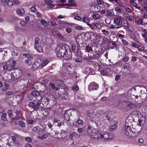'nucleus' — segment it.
<instances>
[{
  "label": "nucleus",
  "instance_id": "nucleus-1",
  "mask_svg": "<svg viewBox=\"0 0 147 147\" xmlns=\"http://www.w3.org/2000/svg\"><path fill=\"white\" fill-rule=\"evenodd\" d=\"M69 47L68 45L65 44H61L58 45L55 50L57 57L60 58H62L66 49H68Z\"/></svg>",
  "mask_w": 147,
  "mask_h": 147
},
{
  "label": "nucleus",
  "instance_id": "nucleus-2",
  "mask_svg": "<svg viewBox=\"0 0 147 147\" xmlns=\"http://www.w3.org/2000/svg\"><path fill=\"white\" fill-rule=\"evenodd\" d=\"M37 83H35L33 84L32 87L34 89H39L40 92H39L40 94H42L43 93H47L50 92L51 91L50 89H46V86L44 84L42 83H40V85L39 86L37 85Z\"/></svg>",
  "mask_w": 147,
  "mask_h": 147
},
{
  "label": "nucleus",
  "instance_id": "nucleus-3",
  "mask_svg": "<svg viewBox=\"0 0 147 147\" xmlns=\"http://www.w3.org/2000/svg\"><path fill=\"white\" fill-rule=\"evenodd\" d=\"M40 93L36 91H33L31 93L29 94L28 97L31 100H32L34 101H36V100H37L38 97L42 98L41 96L40 95Z\"/></svg>",
  "mask_w": 147,
  "mask_h": 147
},
{
  "label": "nucleus",
  "instance_id": "nucleus-4",
  "mask_svg": "<svg viewBox=\"0 0 147 147\" xmlns=\"http://www.w3.org/2000/svg\"><path fill=\"white\" fill-rule=\"evenodd\" d=\"M114 22L116 26H117L116 27V29L120 28L123 26V21L121 16H119L115 18Z\"/></svg>",
  "mask_w": 147,
  "mask_h": 147
},
{
  "label": "nucleus",
  "instance_id": "nucleus-5",
  "mask_svg": "<svg viewBox=\"0 0 147 147\" xmlns=\"http://www.w3.org/2000/svg\"><path fill=\"white\" fill-rule=\"evenodd\" d=\"M62 57L66 60H69L72 58V53L69 47L68 49H66V50L63 55Z\"/></svg>",
  "mask_w": 147,
  "mask_h": 147
},
{
  "label": "nucleus",
  "instance_id": "nucleus-6",
  "mask_svg": "<svg viewBox=\"0 0 147 147\" xmlns=\"http://www.w3.org/2000/svg\"><path fill=\"white\" fill-rule=\"evenodd\" d=\"M19 137V135L16 134H14L11 137L12 141H13L12 147H18L19 145V143L17 140Z\"/></svg>",
  "mask_w": 147,
  "mask_h": 147
},
{
  "label": "nucleus",
  "instance_id": "nucleus-7",
  "mask_svg": "<svg viewBox=\"0 0 147 147\" xmlns=\"http://www.w3.org/2000/svg\"><path fill=\"white\" fill-rule=\"evenodd\" d=\"M40 104L41 102L38 100L36 104L33 102H30L28 104V106L30 107H32L34 110L37 111L39 109Z\"/></svg>",
  "mask_w": 147,
  "mask_h": 147
},
{
  "label": "nucleus",
  "instance_id": "nucleus-8",
  "mask_svg": "<svg viewBox=\"0 0 147 147\" xmlns=\"http://www.w3.org/2000/svg\"><path fill=\"white\" fill-rule=\"evenodd\" d=\"M97 131V130L96 129H92L89 125L87 129V132L88 134L93 138L96 133Z\"/></svg>",
  "mask_w": 147,
  "mask_h": 147
},
{
  "label": "nucleus",
  "instance_id": "nucleus-9",
  "mask_svg": "<svg viewBox=\"0 0 147 147\" xmlns=\"http://www.w3.org/2000/svg\"><path fill=\"white\" fill-rule=\"evenodd\" d=\"M32 130L34 132L40 135L44 134L45 133L44 130L41 129L38 126H36L34 127L33 128Z\"/></svg>",
  "mask_w": 147,
  "mask_h": 147
},
{
  "label": "nucleus",
  "instance_id": "nucleus-10",
  "mask_svg": "<svg viewBox=\"0 0 147 147\" xmlns=\"http://www.w3.org/2000/svg\"><path fill=\"white\" fill-rule=\"evenodd\" d=\"M98 84L94 82L90 83L88 86L89 89L90 90H96L98 89Z\"/></svg>",
  "mask_w": 147,
  "mask_h": 147
},
{
  "label": "nucleus",
  "instance_id": "nucleus-11",
  "mask_svg": "<svg viewBox=\"0 0 147 147\" xmlns=\"http://www.w3.org/2000/svg\"><path fill=\"white\" fill-rule=\"evenodd\" d=\"M124 104L125 106L131 109H133L135 107L134 104L127 100H125L123 101Z\"/></svg>",
  "mask_w": 147,
  "mask_h": 147
},
{
  "label": "nucleus",
  "instance_id": "nucleus-12",
  "mask_svg": "<svg viewBox=\"0 0 147 147\" xmlns=\"http://www.w3.org/2000/svg\"><path fill=\"white\" fill-rule=\"evenodd\" d=\"M29 79L26 78L20 79V82L22 84V85L25 87H27L29 83Z\"/></svg>",
  "mask_w": 147,
  "mask_h": 147
},
{
  "label": "nucleus",
  "instance_id": "nucleus-13",
  "mask_svg": "<svg viewBox=\"0 0 147 147\" xmlns=\"http://www.w3.org/2000/svg\"><path fill=\"white\" fill-rule=\"evenodd\" d=\"M131 128L129 127H127L125 129V134L129 138L131 137Z\"/></svg>",
  "mask_w": 147,
  "mask_h": 147
},
{
  "label": "nucleus",
  "instance_id": "nucleus-14",
  "mask_svg": "<svg viewBox=\"0 0 147 147\" xmlns=\"http://www.w3.org/2000/svg\"><path fill=\"white\" fill-rule=\"evenodd\" d=\"M16 64V62L14 60H13L12 62L10 63L9 67V70L10 71L13 69H15V65Z\"/></svg>",
  "mask_w": 147,
  "mask_h": 147
},
{
  "label": "nucleus",
  "instance_id": "nucleus-15",
  "mask_svg": "<svg viewBox=\"0 0 147 147\" xmlns=\"http://www.w3.org/2000/svg\"><path fill=\"white\" fill-rule=\"evenodd\" d=\"M103 134H101L100 132L97 131L95 135L94 136V138L95 139L99 140V139L102 140Z\"/></svg>",
  "mask_w": 147,
  "mask_h": 147
},
{
  "label": "nucleus",
  "instance_id": "nucleus-16",
  "mask_svg": "<svg viewBox=\"0 0 147 147\" xmlns=\"http://www.w3.org/2000/svg\"><path fill=\"white\" fill-rule=\"evenodd\" d=\"M16 12L17 14L20 16H23L25 13L24 9L23 8H19L17 9Z\"/></svg>",
  "mask_w": 147,
  "mask_h": 147
},
{
  "label": "nucleus",
  "instance_id": "nucleus-17",
  "mask_svg": "<svg viewBox=\"0 0 147 147\" xmlns=\"http://www.w3.org/2000/svg\"><path fill=\"white\" fill-rule=\"evenodd\" d=\"M40 65V63L39 62L35 61L33 64L32 67V68L33 69H37Z\"/></svg>",
  "mask_w": 147,
  "mask_h": 147
},
{
  "label": "nucleus",
  "instance_id": "nucleus-18",
  "mask_svg": "<svg viewBox=\"0 0 147 147\" xmlns=\"http://www.w3.org/2000/svg\"><path fill=\"white\" fill-rule=\"evenodd\" d=\"M130 25L127 21H125V22L123 23V26L124 28L126 30H128L129 28Z\"/></svg>",
  "mask_w": 147,
  "mask_h": 147
},
{
  "label": "nucleus",
  "instance_id": "nucleus-19",
  "mask_svg": "<svg viewBox=\"0 0 147 147\" xmlns=\"http://www.w3.org/2000/svg\"><path fill=\"white\" fill-rule=\"evenodd\" d=\"M98 25V24L96 23H93L92 24H88V26L90 28L93 30L95 29V27L97 28Z\"/></svg>",
  "mask_w": 147,
  "mask_h": 147
},
{
  "label": "nucleus",
  "instance_id": "nucleus-20",
  "mask_svg": "<svg viewBox=\"0 0 147 147\" xmlns=\"http://www.w3.org/2000/svg\"><path fill=\"white\" fill-rule=\"evenodd\" d=\"M46 93L44 95V98L45 100L47 102H49L50 100V96L51 94H50Z\"/></svg>",
  "mask_w": 147,
  "mask_h": 147
},
{
  "label": "nucleus",
  "instance_id": "nucleus-21",
  "mask_svg": "<svg viewBox=\"0 0 147 147\" xmlns=\"http://www.w3.org/2000/svg\"><path fill=\"white\" fill-rule=\"evenodd\" d=\"M32 59H27L25 60V63L29 66H31L33 63Z\"/></svg>",
  "mask_w": 147,
  "mask_h": 147
},
{
  "label": "nucleus",
  "instance_id": "nucleus-22",
  "mask_svg": "<svg viewBox=\"0 0 147 147\" xmlns=\"http://www.w3.org/2000/svg\"><path fill=\"white\" fill-rule=\"evenodd\" d=\"M109 133L107 132H105L103 133V134L102 140H105L109 139Z\"/></svg>",
  "mask_w": 147,
  "mask_h": 147
},
{
  "label": "nucleus",
  "instance_id": "nucleus-23",
  "mask_svg": "<svg viewBox=\"0 0 147 147\" xmlns=\"http://www.w3.org/2000/svg\"><path fill=\"white\" fill-rule=\"evenodd\" d=\"M39 39L38 37L36 38L35 40L34 48H36L40 46V44L39 42Z\"/></svg>",
  "mask_w": 147,
  "mask_h": 147
},
{
  "label": "nucleus",
  "instance_id": "nucleus-24",
  "mask_svg": "<svg viewBox=\"0 0 147 147\" xmlns=\"http://www.w3.org/2000/svg\"><path fill=\"white\" fill-rule=\"evenodd\" d=\"M4 87L2 88V90L3 91L5 92L9 88V86L8 84L6 82H4Z\"/></svg>",
  "mask_w": 147,
  "mask_h": 147
},
{
  "label": "nucleus",
  "instance_id": "nucleus-25",
  "mask_svg": "<svg viewBox=\"0 0 147 147\" xmlns=\"http://www.w3.org/2000/svg\"><path fill=\"white\" fill-rule=\"evenodd\" d=\"M23 55L24 57H26L28 59H33V57L31 55L28 53H23Z\"/></svg>",
  "mask_w": 147,
  "mask_h": 147
},
{
  "label": "nucleus",
  "instance_id": "nucleus-26",
  "mask_svg": "<svg viewBox=\"0 0 147 147\" xmlns=\"http://www.w3.org/2000/svg\"><path fill=\"white\" fill-rule=\"evenodd\" d=\"M48 136V135L45 134L43 135L42 136H38V138L39 139H40L41 140H42L46 138H47Z\"/></svg>",
  "mask_w": 147,
  "mask_h": 147
},
{
  "label": "nucleus",
  "instance_id": "nucleus-27",
  "mask_svg": "<svg viewBox=\"0 0 147 147\" xmlns=\"http://www.w3.org/2000/svg\"><path fill=\"white\" fill-rule=\"evenodd\" d=\"M18 124L21 127H24L25 126V124L23 121H19L18 122Z\"/></svg>",
  "mask_w": 147,
  "mask_h": 147
},
{
  "label": "nucleus",
  "instance_id": "nucleus-28",
  "mask_svg": "<svg viewBox=\"0 0 147 147\" xmlns=\"http://www.w3.org/2000/svg\"><path fill=\"white\" fill-rule=\"evenodd\" d=\"M49 61L48 60H43V61L41 63V66L42 67H44L46 66L49 63Z\"/></svg>",
  "mask_w": 147,
  "mask_h": 147
},
{
  "label": "nucleus",
  "instance_id": "nucleus-29",
  "mask_svg": "<svg viewBox=\"0 0 147 147\" xmlns=\"http://www.w3.org/2000/svg\"><path fill=\"white\" fill-rule=\"evenodd\" d=\"M125 68L127 69L129 71L131 69V66L130 64L128 63H125L124 67V68L125 69Z\"/></svg>",
  "mask_w": 147,
  "mask_h": 147
},
{
  "label": "nucleus",
  "instance_id": "nucleus-30",
  "mask_svg": "<svg viewBox=\"0 0 147 147\" xmlns=\"http://www.w3.org/2000/svg\"><path fill=\"white\" fill-rule=\"evenodd\" d=\"M116 126L117 125L116 124H114V125L111 126L109 128V130L111 131H113L115 129Z\"/></svg>",
  "mask_w": 147,
  "mask_h": 147
},
{
  "label": "nucleus",
  "instance_id": "nucleus-31",
  "mask_svg": "<svg viewBox=\"0 0 147 147\" xmlns=\"http://www.w3.org/2000/svg\"><path fill=\"white\" fill-rule=\"evenodd\" d=\"M93 18L95 20H98L100 19V16L98 14H94L92 15Z\"/></svg>",
  "mask_w": 147,
  "mask_h": 147
},
{
  "label": "nucleus",
  "instance_id": "nucleus-32",
  "mask_svg": "<svg viewBox=\"0 0 147 147\" xmlns=\"http://www.w3.org/2000/svg\"><path fill=\"white\" fill-rule=\"evenodd\" d=\"M6 3L9 6H11L13 5V2L12 0H6Z\"/></svg>",
  "mask_w": 147,
  "mask_h": 147
},
{
  "label": "nucleus",
  "instance_id": "nucleus-33",
  "mask_svg": "<svg viewBox=\"0 0 147 147\" xmlns=\"http://www.w3.org/2000/svg\"><path fill=\"white\" fill-rule=\"evenodd\" d=\"M9 65L7 64H5L3 67V69L4 70H8V71H9Z\"/></svg>",
  "mask_w": 147,
  "mask_h": 147
},
{
  "label": "nucleus",
  "instance_id": "nucleus-34",
  "mask_svg": "<svg viewBox=\"0 0 147 147\" xmlns=\"http://www.w3.org/2000/svg\"><path fill=\"white\" fill-rule=\"evenodd\" d=\"M81 38V36L79 35H76L75 37V40L77 43L79 44V43L80 42V40Z\"/></svg>",
  "mask_w": 147,
  "mask_h": 147
},
{
  "label": "nucleus",
  "instance_id": "nucleus-35",
  "mask_svg": "<svg viewBox=\"0 0 147 147\" xmlns=\"http://www.w3.org/2000/svg\"><path fill=\"white\" fill-rule=\"evenodd\" d=\"M58 37L62 40L65 41L66 40V38L62 36L60 33H59L57 35Z\"/></svg>",
  "mask_w": 147,
  "mask_h": 147
},
{
  "label": "nucleus",
  "instance_id": "nucleus-36",
  "mask_svg": "<svg viewBox=\"0 0 147 147\" xmlns=\"http://www.w3.org/2000/svg\"><path fill=\"white\" fill-rule=\"evenodd\" d=\"M89 19L86 17H84L82 20V21L84 23H86L88 25V24H89Z\"/></svg>",
  "mask_w": 147,
  "mask_h": 147
},
{
  "label": "nucleus",
  "instance_id": "nucleus-37",
  "mask_svg": "<svg viewBox=\"0 0 147 147\" xmlns=\"http://www.w3.org/2000/svg\"><path fill=\"white\" fill-rule=\"evenodd\" d=\"M6 113H4L2 114L1 115V118L2 120L4 121L6 120Z\"/></svg>",
  "mask_w": 147,
  "mask_h": 147
},
{
  "label": "nucleus",
  "instance_id": "nucleus-38",
  "mask_svg": "<svg viewBox=\"0 0 147 147\" xmlns=\"http://www.w3.org/2000/svg\"><path fill=\"white\" fill-rule=\"evenodd\" d=\"M113 12L112 10H108L107 11V16H111L113 15Z\"/></svg>",
  "mask_w": 147,
  "mask_h": 147
},
{
  "label": "nucleus",
  "instance_id": "nucleus-39",
  "mask_svg": "<svg viewBox=\"0 0 147 147\" xmlns=\"http://www.w3.org/2000/svg\"><path fill=\"white\" fill-rule=\"evenodd\" d=\"M63 82L62 80H58L56 81V84L58 86H60L63 84Z\"/></svg>",
  "mask_w": 147,
  "mask_h": 147
},
{
  "label": "nucleus",
  "instance_id": "nucleus-40",
  "mask_svg": "<svg viewBox=\"0 0 147 147\" xmlns=\"http://www.w3.org/2000/svg\"><path fill=\"white\" fill-rule=\"evenodd\" d=\"M78 124L80 125H82L84 124V122L82 120L79 119L77 121Z\"/></svg>",
  "mask_w": 147,
  "mask_h": 147
},
{
  "label": "nucleus",
  "instance_id": "nucleus-41",
  "mask_svg": "<svg viewBox=\"0 0 147 147\" xmlns=\"http://www.w3.org/2000/svg\"><path fill=\"white\" fill-rule=\"evenodd\" d=\"M40 22L41 24L44 26H47V22L45 20L41 19L40 20Z\"/></svg>",
  "mask_w": 147,
  "mask_h": 147
},
{
  "label": "nucleus",
  "instance_id": "nucleus-42",
  "mask_svg": "<svg viewBox=\"0 0 147 147\" xmlns=\"http://www.w3.org/2000/svg\"><path fill=\"white\" fill-rule=\"evenodd\" d=\"M35 49L39 52H41L43 51L42 47L40 46H39V47L36 48H35Z\"/></svg>",
  "mask_w": 147,
  "mask_h": 147
},
{
  "label": "nucleus",
  "instance_id": "nucleus-43",
  "mask_svg": "<svg viewBox=\"0 0 147 147\" xmlns=\"http://www.w3.org/2000/svg\"><path fill=\"white\" fill-rule=\"evenodd\" d=\"M108 136H109V139H110L111 140L115 138V136L111 133L109 134Z\"/></svg>",
  "mask_w": 147,
  "mask_h": 147
},
{
  "label": "nucleus",
  "instance_id": "nucleus-44",
  "mask_svg": "<svg viewBox=\"0 0 147 147\" xmlns=\"http://www.w3.org/2000/svg\"><path fill=\"white\" fill-rule=\"evenodd\" d=\"M45 3L46 4H51L53 3V2L51 0H45L44 1Z\"/></svg>",
  "mask_w": 147,
  "mask_h": 147
},
{
  "label": "nucleus",
  "instance_id": "nucleus-45",
  "mask_svg": "<svg viewBox=\"0 0 147 147\" xmlns=\"http://www.w3.org/2000/svg\"><path fill=\"white\" fill-rule=\"evenodd\" d=\"M78 89L79 87L77 85L74 86L72 88L73 90L75 91H78Z\"/></svg>",
  "mask_w": 147,
  "mask_h": 147
},
{
  "label": "nucleus",
  "instance_id": "nucleus-46",
  "mask_svg": "<svg viewBox=\"0 0 147 147\" xmlns=\"http://www.w3.org/2000/svg\"><path fill=\"white\" fill-rule=\"evenodd\" d=\"M30 10L31 12H36L37 11L35 7H32L30 8Z\"/></svg>",
  "mask_w": 147,
  "mask_h": 147
},
{
  "label": "nucleus",
  "instance_id": "nucleus-47",
  "mask_svg": "<svg viewBox=\"0 0 147 147\" xmlns=\"http://www.w3.org/2000/svg\"><path fill=\"white\" fill-rule=\"evenodd\" d=\"M139 51H142L144 50V47L143 46H138V47L137 48Z\"/></svg>",
  "mask_w": 147,
  "mask_h": 147
},
{
  "label": "nucleus",
  "instance_id": "nucleus-48",
  "mask_svg": "<svg viewBox=\"0 0 147 147\" xmlns=\"http://www.w3.org/2000/svg\"><path fill=\"white\" fill-rule=\"evenodd\" d=\"M86 51L88 52H89L92 51V49L90 47H86Z\"/></svg>",
  "mask_w": 147,
  "mask_h": 147
},
{
  "label": "nucleus",
  "instance_id": "nucleus-49",
  "mask_svg": "<svg viewBox=\"0 0 147 147\" xmlns=\"http://www.w3.org/2000/svg\"><path fill=\"white\" fill-rule=\"evenodd\" d=\"M48 82V80L46 79H44L42 81V82L40 83L44 84H46Z\"/></svg>",
  "mask_w": 147,
  "mask_h": 147
},
{
  "label": "nucleus",
  "instance_id": "nucleus-50",
  "mask_svg": "<svg viewBox=\"0 0 147 147\" xmlns=\"http://www.w3.org/2000/svg\"><path fill=\"white\" fill-rule=\"evenodd\" d=\"M20 24L22 26H25L27 24V22L25 21H21L20 22Z\"/></svg>",
  "mask_w": 147,
  "mask_h": 147
},
{
  "label": "nucleus",
  "instance_id": "nucleus-51",
  "mask_svg": "<svg viewBox=\"0 0 147 147\" xmlns=\"http://www.w3.org/2000/svg\"><path fill=\"white\" fill-rule=\"evenodd\" d=\"M75 28L77 30H81L83 29V28L82 27L80 26H76L75 27Z\"/></svg>",
  "mask_w": 147,
  "mask_h": 147
},
{
  "label": "nucleus",
  "instance_id": "nucleus-52",
  "mask_svg": "<svg viewBox=\"0 0 147 147\" xmlns=\"http://www.w3.org/2000/svg\"><path fill=\"white\" fill-rule=\"evenodd\" d=\"M50 85L51 87L52 90H54L55 88V86L54 84L52 83H50Z\"/></svg>",
  "mask_w": 147,
  "mask_h": 147
},
{
  "label": "nucleus",
  "instance_id": "nucleus-53",
  "mask_svg": "<svg viewBox=\"0 0 147 147\" xmlns=\"http://www.w3.org/2000/svg\"><path fill=\"white\" fill-rule=\"evenodd\" d=\"M102 32L104 34L107 35L109 34V32L105 30H102Z\"/></svg>",
  "mask_w": 147,
  "mask_h": 147
},
{
  "label": "nucleus",
  "instance_id": "nucleus-54",
  "mask_svg": "<svg viewBox=\"0 0 147 147\" xmlns=\"http://www.w3.org/2000/svg\"><path fill=\"white\" fill-rule=\"evenodd\" d=\"M130 3L131 4H132L135 7L137 8L138 5L136 3L134 2L133 1H130Z\"/></svg>",
  "mask_w": 147,
  "mask_h": 147
},
{
  "label": "nucleus",
  "instance_id": "nucleus-55",
  "mask_svg": "<svg viewBox=\"0 0 147 147\" xmlns=\"http://www.w3.org/2000/svg\"><path fill=\"white\" fill-rule=\"evenodd\" d=\"M7 113L8 114V115L9 117H11L13 115L12 113V111L11 110H9L8 111Z\"/></svg>",
  "mask_w": 147,
  "mask_h": 147
},
{
  "label": "nucleus",
  "instance_id": "nucleus-56",
  "mask_svg": "<svg viewBox=\"0 0 147 147\" xmlns=\"http://www.w3.org/2000/svg\"><path fill=\"white\" fill-rule=\"evenodd\" d=\"M76 45L75 44H73L71 46V49L74 52L75 51V50L76 49Z\"/></svg>",
  "mask_w": 147,
  "mask_h": 147
},
{
  "label": "nucleus",
  "instance_id": "nucleus-57",
  "mask_svg": "<svg viewBox=\"0 0 147 147\" xmlns=\"http://www.w3.org/2000/svg\"><path fill=\"white\" fill-rule=\"evenodd\" d=\"M72 30V29L71 28H67L65 29L66 31L68 33L71 32Z\"/></svg>",
  "mask_w": 147,
  "mask_h": 147
},
{
  "label": "nucleus",
  "instance_id": "nucleus-58",
  "mask_svg": "<svg viewBox=\"0 0 147 147\" xmlns=\"http://www.w3.org/2000/svg\"><path fill=\"white\" fill-rule=\"evenodd\" d=\"M128 59L129 58L127 56L124 57L122 59L123 61H124L125 62H126L128 60Z\"/></svg>",
  "mask_w": 147,
  "mask_h": 147
},
{
  "label": "nucleus",
  "instance_id": "nucleus-59",
  "mask_svg": "<svg viewBox=\"0 0 147 147\" xmlns=\"http://www.w3.org/2000/svg\"><path fill=\"white\" fill-rule=\"evenodd\" d=\"M131 45L132 47H134L135 48H137L138 47V46L134 42H132L131 44Z\"/></svg>",
  "mask_w": 147,
  "mask_h": 147
},
{
  "label": "nucleus",
  "instance_id": "nucleus-60",
  "mask_svg": "<svg viewBox=\"0 0 147 147\" xmlns=\"http://www.w3.org/2000/svg\"><path fill=\"white\" fill-rule=\"evenodd\" d=\"M97 2L98 4L99 5H101L102 3L104 5V2H103L102 0H97Z\"/></svg>",
  "mask_w": 147,
  "mask_h": 147
},
{
  "label": "nucleus",
  "instance_id": "nucleus-61",
  "mask_svg": "<svg viewBox=\"0 0 147 147\" xmlns=\"http://www.w3.org/2000/svg\"><path fill=\"white\" fill-rule=\"evenodd\" d=\"M142 20L141 19H138L137 20V23L138 24H141L142 23Z\"/></svg>",
  "mask_w": 147,
  "mask_h": 147
},
{
  "label": "nucleus",
  "instance_id": "nucleus-62",
  "mask_svg": "<svg viewBox=\"0 0 147 147\" xmlns=\"http://www.w3.org/2000/svg\"><path fill=\"white\" fill-rule=\"evenodd\" d=\"M6 95H12L13 94V93L11 91H8L6 92Z\"/></svg>",
  "mask_w": 147,
  "mask_h": 147
},
{
  "label": "nucleus",
  "instance_id": "nucleus-63",
  "mask_svg": "<svg viewBox=\"0 0 147 147\" xmlns=\"http://www.w3.org/2000/svg\"><path fill=\"white\" fill-rule=\"evenodd\" d=\"M75 61L77 63H81L82 61V60L80 58H76Z\"/></svg>",
  "mask_w": 147,
  "mask_h": 147
},
{
  "label": "nucleus",
  "instance_id": "nucleus-64",
  "mask_svg": "<svg viewBox=\"0 0 147 147\" xmlns=\"http://www.w3.org/2000/svg\"><path fill=\"white\" fill-rule=\"evenodd\" d=\"M74 18L75 19L78 20H82V18L81 17L78 16H75L74 17Z\"/></svg>",
  "mask_w": 147,
  "mask_h": 147
}]
</instances>
